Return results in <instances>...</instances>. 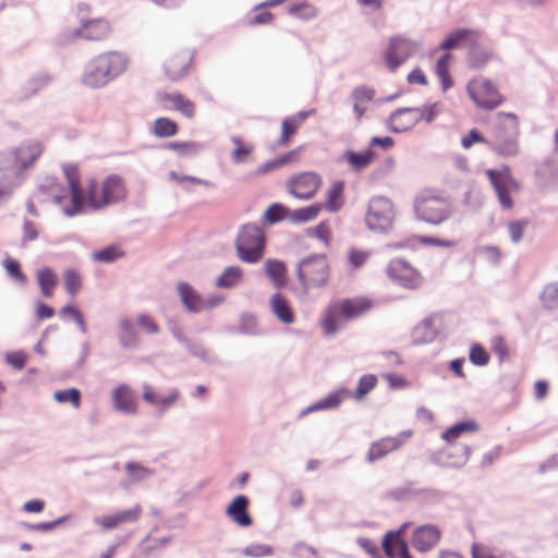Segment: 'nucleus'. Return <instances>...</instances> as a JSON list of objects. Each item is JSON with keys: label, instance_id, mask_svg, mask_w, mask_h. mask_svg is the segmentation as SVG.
<instances>
[{"label": "nucleus", "instance_id": "obj_1", "mask_svg": "<svg viewBox=\"0 0 558 558\" xmlns=\"http://www.w3.org/2000/svg\"><path fill=\"white\" fill-rule=\"evenodd\" d=\"M128 196L124 179L116 173L107 175L100 183L95 179L86 182L85 206L98 210L123 202Z\"/></svg>", "mask_w": 558, "mask_h": 558}, {"label": "nucleus", "instance_id": "obj_2", "mask_svg": "<svg viewBox=\"0 0 558 558\" xmlns=\"http://www.w3.org/2000/svg\"><path fill=\"white\" fill-rule=\"evenodd\" d=\"M494 150L505 157L519 154V119L512 112H497L493 119Z\"/></svg>", "mask_w": 558, "mask_h": 558}, {"label": "nucleus", "instance_id": "obj_3", "mask_svg": "<svg viewBox=\"0 0 558 558\" xmlns=\"http://www.w3.org/2000/svg\"><path fill=\"white\" fill-rule=\"evenodd\" d=\"M125 69L124 57L116 51L101 53L94 58L86 66L83 82L85 85L97 88L106 85Z\"/></svg>", "mask_w": 558, "mask_h": 558}, {"label": "nucleus", "instance_id": "obj_4", "mask_svg": "<svg viewBox=\"0 0 558 558\" xmlns=\"http://www.w3.org/2000/svg\"><path fill=\"white\" fill-rule=\"evenodd\" d=\"M331 275V266L325 254L303 258L298 266V278L304 289L325 287Z\"/></svg>", "mask_w": 558, "mask_h": 558}, {"label": "nucleus", "instance_id": "obj_5", "mask_svg": "<svg viewBox=\"0 0 558 558\" xmlns=\"http://www.w3.org/2000/svg\"><path fill=\"white\" fill-rule=\"evenodd\" d=\"M43 147L37 141L21 144L14 151L0 154V171H9L20 175L28 166L33 165L41 155Z\"/></svg>", "mask_w": 558, "mask_h": 558}, {"label": "nucleus", "instance_id": "obj_6", "mask_svg": "<svg viewBox=\"0 0 558 558\" xmlns=\"http://www.w3.org/2000/svg\"><path fill=\"white\" fill-rule=\"evenodd\" d=\"M265 235L260 227L245 225L241 228L235 240L239 258L245 263H256L264 254Z\"/></svg>", "mask_w": 558, "mask_h": 558}, {"label": "nucleus", "instance_id": "obj_7", "mask_svg": "<svg viewBox=\"0 0 558 558\" xmlns=\"http://www.w3.org/2000/svg\"><path fill=\"white\" fill-rule=\"evenodd\" d=\"M395 218L396 208L391 199L385 196H375L369 201L365 222L371 230L388 231L392 228Z\"/></svg>", "mask_w": 558, "mask_h": 558}, {"label": "nucleus", "instance_id": "obj_8", "mask_svg": "<svg viewBox=\"0 0 558 558\" xmlns=\"http://www.w3.org/2000/svg\"><path fill=\"white\" fill-rule=\"evenodd\" d=\"M414 207L420 219L433 225L442 222L449 215L448 202L429 191H424L416 197Z\"/></svg>", "mask_w": 558, "mask_h": 558}, {"label": "nucleus", "instance_id": "obj_9", "mask_svg": "<svg viewBox=\"0 0 558 558\" xmlns=\"http://www.w3.org/2000/svg\"><path fill=\"white\" fill-rule=\"evenodd\" d=\"M386 275L395 283L410 290L418 289L423 284V276L415 267L402 258L389 262Z\"/></svg>", "mask_w": 558, "mask_h": 558}, {"label": "nucleus", "instance_id": "obj_10", "mask_svg": "<svg viewBox=\"0 0 558 558\" xmlns=\"http://www.w3.org/2000/svg\"><path fill=\"white\" fill-rule=\"evenodd\" d=\"M322 177L313 171L300 172L290 177L286 182L287 191L299 199H311L320 190Z\"/></svg>", "mask_w": 558, "mask_h": 558}, {"label": "nucleus", "instance_id": "obj_11", "mask_svg": "<svg viewBox=\"0 0 558 558\" xmlns=\"http://www.w3.org/2000/svg\"><path fill=\"white\" fill-rule=\"evenodd\" d=\"M156 102L162 110H174L184 118L193 120L196 116V105L180 92H158Z\"/></svg>", "mask_w": 558, "mask_h": 558}, {"label": "nucleus", "instance_id": "obj_12", "mask_svg": "<svg viewBox=\"0 0 558 558\" xmlns=\"http://www.w3.org/2000/svg\"><path fill=\"white\" fill-rule=\"evenodd\" d=\"M63 171L71 192L70 205L64 206L63 211L68 216H74L82 213L85 207L86 189H81L77 167L64 166Z\"/></svg>", "mask_w": 558, "mask_h": 558}, {"label": "nucleus", "instance_id": "obj_13", "mask_svg": "<svg viewBox=\"0 0 558 558\" xmlns=\"http://www.w3.org/2000/svg\"><path fill=\"white\" fill-rule=\"evenodd\" d=\"M490 185L495 189L501 207L510 209L513 205L510 192L518 187V183L511 177L510 168L505 166L500 171L490 169Z\"/></svg>", "mask_w": 558, "mask_h": 558}, {"label": "nucleus", "instance_id": "obj_14", "mask_svg": "<svg viewBox=\"0 0 558 558\" xmlns=\"http://www.w3.org/2000/svg\"><path fill=\"white\" fill-rule=\"evenodd\" d=\"M193 52L187 48L170 52L163 61V70L171 81L181 80L191 69Z\"/></svg>", "mask_w": 558, "mask_h": 558}, {"label": "nucleus", "instance_id": "obj_15", "mask_svg": "<svg viewBox=\"0 0 558 558\" xmlns=\"http://www.w3.org/2000/svg\"><path fill=\"white\" fill-rule=\"evenodd\" d=\"M111 33L110 23L105 19L81 20V26L75 28L71 34V38H83L86 40H104Z\"/></svg>", "mask_w": 558, "mask_h": 558}, {"label": "nucleus", "instance_id": "obj_16", "mask_svg": "<svg viewBox=\"0 0 558 558\" xmlns=\"http://www.w3.org/2000/svg\"><path fill=\"white\" fill-rule=\"evenodd\" d=\"M413 53V44L401 37L390 39L389 46L385 51L384 58L390 69L396 71Z\"/></svg>", "mask_w": 558, "mask_h": 558}, {"label": "nucleus", "instance_id": "obj_17", "mask_svg": "<svg viewBox=\"0 0 558 558\" xmlns=\"http://www.w3.org/2000/svg\"><path fill=\"white\" fill-rule=\"evenodd\" d=\"M411 437V433H402L398 436L384 437L373 442L367 451L366 459L369 462L385 458L392 451L398 450L404 441Z\"/></svg>", "mask_w": 558, "mask_h": 558}, {"label": "nucleus", "instance_id": "obj_18", "mask_svg": "<svg viewBox=\"0 0 558 558\" xmlns=\"http://www.w3.org/2000/svg\"><path fill=\"white\" fill-rule=\"evenodd\" d=\"M142 513V506L135 505L130 509L122 510L113 514L99 517L96 519V523L104 530H112L122 524L135 523L136 521H138Z\"/></svg>", "mask_w": 558, "mask_h": 558}, {"label": "nucleus", "instance_id": "obj_19", "mask_svg": "<svg viewBox=\"0 0 558 558\" xmlns=\"http://www.w3.org/2000/svg\"><path fill=\"white\" fill-rule=\"evenodd\" d=\"M339 302L341 304L344 320L356 319L368 313L374 306V301L366 295L344 298L340 299Z\"/></svg>", "mask_w": 558, "mask_h": 558}, {"label": "nucleus", "instance_id": "obj_20", "mask_svg": "<svg viewBox=\"0 0 558 558\" xmlns=\"http://www.w3.org/2000/svg\"><path fill=\"white\" fill-rule=\"evenodd\" d=\"M343 322L345 320L343 319L341 304L337 300L326 306L319 324L325 335L332 336L341 329Z\"/></svg>", "mask_w": 558, "mask_h": 558}, {"label": "nucleus", "instance_id": "obj_21", "mask_svg": "<svg viewBox=\"0 0 558 558\" xmlns=\"http://www.w3.org/2000/svg\"><path fill=\"white\" fill-rule=\"evenodd\" d=\"M422 120L418 108H403L391 113L389 126L393 132H405Z\"/></svg>", "mask_w": 558, "mask_h": 558}, {"label": "nucleus", "instance_id": "obj_22", "mask_svg": "<svg viewBox=\"0 0 558 558\" xmlns=\"http://www.w3.org/2000/svg\"><path fill=\"white\" fill-rule=\"evenodd\" d=\"M441 532L434 524H426L417 527L413 533L412 543L418 551H427L440 539Z\"/></svg>", "mask_w": 558, "mask_h": 558}, {"label": "nucleus", "instance_id": "obj_23", "mask_svg": "<svg viewBox=\"0 0 558 558\" xmlns=\"http://www.w3.org/2000/svg\"><path fill=\"white\" fill-rule=\"evenodd\" d=\"M250 500L244 495H239L230 502L226 509V514L241 527L251 526L253 520L247 511Z\"/></svg>", "mask_w": 558, "mask_h": 558}, {"label": "nucleus", "instance_id": "obj_24", "mask_svg": "<svg viewBox=\"0 0 558 558\" xmlns=\"http://www.w3.org/2000/svg\"><path fill=\"white\" fill-rule=\"evenodd\" d=\"M112 401L118 411L125 413H135L137 410V400L135 392L130 386L121 384L112 390Z\"/></svg>", "mask_w": 558, "mask_h": 558}, {"label": "nucleus", "instance_id": "obj_25", "mask_svg": "<svg viewBox=\"0 0 558 558\" xmlns=\"http://www.w3.org/2000/svg\"><path fill=\"white\" fill-rule=\"evenodd\" d=\"M178 291L182 303L190 312L193 313H197L207 307H213L218 303L214 301L209 303L203 301L198 293L186 282L179 283Z\"/></svg>", "mask_w": 558, "mask_h": 558}, {"label": "nucleus", "instance_id": "obj_26", "mask_svg": "<svg viewBox=\"0 0 558 558\" xmlns=\"http://www.w3.org/2000/svg\"><path fill=\"white\" fill-rule=\"evenodd\" d=\"M351 391L348 388H340L331 391L325 398L310 405L304 410L303 414H307L315 411L332 410L340 407V404L348 398H350Z\"/></svg>", "mask_w": 558, "mask_h": 558}, {"label": "nucleus", "instance_id": "obj_27", "mask_svg": "<svg viewBox=\"0 0 558 558\" xmlns=\"http://www.w3.org/2000/svg\"><path fill=\"white\" fill-rule=\"evenodd\" d=\"M272 314L283 324H292L295 320L293 308L282 293H275L269 300Z\"/></svg>", "mask_w": 558, "mask_h": 558}, {"label": "nucleus", "instance_id": "obj_28", "mask_svg": "<svg viewBox=\"0 0 558 558\" xmlns=\"http://www.w3.org/2000/svg\"><path fill=\"white\" fill-rule=\"evenodd\" d=\"M375 97V89L369 86H357L351 93V100L353 102V111L357 120H360L365 111L366 105L369 104Z\"/></svg>", "mask_w": 558, "mask_h": 558}, {"label": "nucleus", "instance_id": "obj_29", "mask_svg": "<svg viewBox=\"0 0 558 558\" xmlns=\"http://www.w3.org/2000/svg\"><path fill=\"white\" fill-rule=\"evenodd\" d=\"M453 61V56L450 52L441 53L435 64V74L440 81L441 88L447 92L453 86V80L450 76V65Z\"/></svg>", "mask_w": 558, "mask_h": 558}, {"label": "nucleus", "instance_id": "obj_30", "mask_svg": "<svg viewBox=\"0 0 558 558\" xmlns=\"http://www.w3.org/2000/svg\"><path fill=\"white\" fill-rule=\"evenodd\" d=\"M344 204V183L336 181L331 184L326 193V201L323 208L330 213H337Z\"/></svg>", "mask_w": 558, "mask_h": 558}, {"label": "nucleus", "instance_id": "obj_31", "mask_svg": "<svg viewBox=\"0 0 558 558\" xmlns=\"http://www.w3.org/2000/svg\"><path fill=\"white\" fill-rule=\"evenodd\" d=\"M468 93L477 107H488V80L473 78L468 85Z\"/></svg>", "mask_w": 558, "mask_h": 558}, {"label": "nucleus", "instance_id": "obj_32", "mask_svg": "<svg viewBox=\"0 0 558 558\" xmlns=\"http://www.w3.org/2000/svg\"><path fill=\"white\" fill-rule=\"evenodd\" d=\"M179 398L180 392L178 389H173L167 397L159 398L151 386L147 384L143 386V399L149 404L160 407L161 411L174 404Z\"/></svg>", "mask_w": 558, "mask_h": 558}, {"label": "nucleus", "instance_id": "obj_33", "mask_svg": "<svg viewBox=\"0 0 558 558\" xmlns=\"http://www.w3.org/2000/svg\"><path fill=\"white\" fill-rule=\"evenodd\" d=\"M267 277L272 281L277 289H281L287 283V267L283 262L277 259H267L264 263Z\"/></svg>", "mask_w": 558, "mask_h": 558}, {"label": "nucleus", "instance_id": "obj_34", "mask_svg": "<svg viewBox=\"0 0 558 558\" xmlns=\"http://www.w3.org/2000/svg\"><path fill=\"white\" fill-rule=\"evenodd\" d=\"M383 548L385 554L390 558H412L405 539L385 534Z\"/></svg>", "mask_w": 558, "mask_h": 558}, {"label": "nucleus", "instance_id": "obj_35", "mask_svg": "<svg viewBox=\"0 0 558 558\" xmlns=\"http://www.w3.org/2000/svg\"><path fill=\"white\" fill-rule=\"evenodd\" d=\"M473 36V33L468 29H458L450 35L440 44L438 49H435L433 53H436L438 50H444L445 52H449L451 49H457L463 46V44L470 40Z\"/></svg>", "mask_w": 558, "mask_h": 558}, {"label": "nucleus", "instance_id": "obj_36", "mask_svg": "<svg viewBox=\"0 0 558 558\" xmlns=\"http://www.w3.org/2000/svg\"><path fill=\"white\" fill-rule=\"evenodd\" d=\"M37 281L41 291V294L45 298H51L53 295V290L58 283V278L56 272L50 268H40L37 271Z\"/></svg>", "mask_w": 558, "mask_h": 558}, {"label": "nucleus", "instance_id": "obj_37", "mask_svg": "<svg viewBox=\"0 0 558 558\" xmlns=\"http://www.w3.org/2000/svg\"><path fill=\"white\" fill-rule=\"evenodd\" d=\"M323 209L320 203H315L306 207L290 210L289 219L295 223L308 222L315 220Z\"/></svg>", "mask_w": 558, "mask_h": 558}, {"label": "nucleus", "instance_id": "obj_38", "mask_svg": "<svg viewBox=\"0 0 558 558\" xmlns=\"http://www.w3.org/2000/svg\"><path fill=\"white\" fill-rule=\"evenodd\" d=\"M343 158L354 170L360 171L374 161L375 154L371 149L362 153L347 151Z\"/></svg>", "mask_w": 558, "mask_h": 558}, {"label": "nucleus", "instance_id": "obj_39", "mask_svg": "<svg viewBox=\"0 0 558 558\" xmlns=\"http://www.w3.org/2000/svg\"><path fill=\"white\" fill-rule=\"evenodd\" d=\"M124 256V251L120 245L112 244L92 253V259L98 263H112Z\"/></svg>", "mask_w": 558, "mask_h": 558}, {"label": "nucleus", "instance_id": "obj_40", "mask_svg": "<svg viewBox=\"0 0 558 558\" xmlns=\"http://www.w3.org/2000/svg\"><path fill=\"white\" fill-rule=\"evenodd\" d=\"M179 131V126L175 121L169 118H157L154 121L151 132L157 137H170L174 136Z\"/></svg>", "mask_w": 558, "mask_h": 558}, {"label": "nucleus", "instance_id": "obj_41", "mask_svg": "<svg viewBox=\"0 0 558 558\" xmlns=\"http://www.w3.org/2000/svg\"><path fill=\"white\" fill-rule=\"evenodd\" d=\"M377 377L373 374H365L360 377L355 391L351 392L350 398L362 401L377 386Z\"/></svg>", "mask_w": 558, "mask_h": 558}, {"label": "nucleus", "instance_id": "obj_42", "mask_svg": "<svg viewBox=\"0 0 558 558\" xmlns=\"http://www.w3.org/2000/svg\"><path fill=\"white\" fill-rule=\"evenodd\" d=\"M441 456L446 457H441V460L446 465L456 468L465 462L468 450L449 445L441 451Z\"/></svg>", "mask_w": 558, "mask_h": 558}, {"label": "nucleus", "instance_id": "obj_43", "mask_svg": "<svg viewBox=\"0 0 558 558\" xmlns=\"http://www.w3.org/2000/svg\"><path fill=\"white\" fill-rule=\"evenodd\" d=\"M476 429L477 424L474 421L462 422L446 429L441 437L450 444L458 439L463 433L475 432Z\"/></svg>", "mask_w": 558, "mask_h": 558}, {"label": "nucleus", "instance_id": "obj_44", "mask_svg": "<svg viewBox=\"0 0 558 558\" xmlns=\"http://www.w3.org/2000/svg\"><path fill=\"white\" fill-rule=\"evenodd\" d=\"M288 13L298 19L308 21L317 16L318 9L312 3L301 2L290 5Z\"/></svg>", "mask_w": 558, "mask_h": 558}, {"label": "nucleus", "instance_id": "obj_45", "mask_svg": "<svg viewBox=\"0 0 558 558\" xmlns=\"http://www.w3.org/2000/svg\"><path fill=\"white\" fill-rule=\"evenodd\" d=\"M169 149L175 151L180 157H194L202 149V145L197 142H171L167 146Z\"/></svg>", "mask_w": 558, "mask_h": 558}, {"label": "nucleus", "instance_id": "obj_46", "mask_svg": "<svg viewBox=\"0 0 558 558\" xmlns=\"http://www.w3.org/2000/svg\"><path fill=\"white\" fill-rule=\"evenodd\" d=\"M64 288L72 299H74L82 289V277L74 269H66L63 272Z\"/></svg>", "mask_w": 558, "mask_h": 558}, {"label": "nucleus", "instance_id": "obj_47", "mask_svg": "<svg viewBox=\"0 0 558 558\" xmlns=\"http://www.w3.org/2000/svg\"><path fill=\"white\" fill-rule=\"evenodd\" d=\"M308 235L320 241L325 247H330L332 242V229L327 221H322L308 230Z\"/></svg>", "mask_w": 558, "mask_h": 558}, {"label": "nucleus", "instance_id": "obj_48", "mask_svg": "<svg viewBox=\"0 0 558 558\" xmlns=\"http://www.w3.org/2000/svg\"><path fill=\"white\" fill-rule=\"evenodd\" d=\"M243 271L238 266L228 267L217 279V286L220 288H231L242 278Z\"/></svg>", "mask_w": 558, "mask_h": 558}, {"label": "nucleus", "instance_id": "obj_49", "mask_svg": "<svg viewBox=\"0 0 558 558\" xmlns=\"http://www.w3.org/2000/svg\"><path fill=\"white\" fill-rule=\"evenodd\" d=\"M119 328H120V340L123 347H131L136 344L137 342V335L134 329L133 323L128 318H122L119 322Z\"/></svg>", "mask_w": 558, "mask_h": 558}, {"label": "nucleus", "instance_id": "obj_50", "mask_svg": "<svg viewBox=\"0 0 558 558\" xmlns=\"http://www.w3.org/2000/svg\"><path fill=\"white\" fill-rule=\"evenodd\" d=\"M300 128V121L295 118H287L281 123V135L278 140L280 146H288L291 137L298 132Z\"/></svg>", "mask_w": 558, "mask_h": 558}, {"label": "nucleus", "instance_id": "obj_51", "mask_svg": "<svg viewBox=\"0 0 558 558\" xmlns=\"http://www.w3.org/2000/svg\"><path fill=\"white\" fill-rule=\"evenodd\" d=\"M541 301L545 308H558V282L548 283L543 289Z\"/></svg>", "mask_w": 558, "mask_h": 558}, {"label": "nucleus", "instance_id": "obj_52", "mask_svg": "<svg viewBox=\"0 0 558 558\" xmlns=\"http://www.w3.org/2000/svg\"><path fill=\"white\" fill-rule=\"evenodd\" d=\"M437 335V328L435 326L434 319L428 317L424 319L416 328L415 336L418 340L429 342Z\"/></svg>", "mask_w": 558, "mask_h": 558}, {"label": "nucleus", "instance_id": "obj_53", "mask_svg": "<svg viewBox=\"0 0 558 558\" xmlns=\"http://www.w3.org/2000/svg\"><path fill=\"white\" fill-rule=\"evenodd\" d=\"M490 351L498 356L500 364L510 361V347L502 336H496L492 339Z\"/></svg>", "mask_w": 558, "mask_h": 558}, {"label": "nucleus", "instance_id": "obj_54", "mask_svg": "<svg viewBox=\"0 0 558 558\" xmlns=\"http://www.w3.org/2000/svg\"><path fill=\"white\" fill-rule=\"evenodd\" d=\"M371 256L369 251L361 250L357 247H351L348 251V263L352 270H356L363 267Z\"/></svg>", "mask_w": 558, "mask_h": 558}, {"label": "nucleus", "instance_id": "obj_55", "mask_svg": "<svg viewBox=\"0 0 558 558\" xmlns=\"http://www.w3.org/2000/svg\"><path fill=\"white\" fill-rule=\"evenodd\" d=\"M53 398L60 403L70 402L75 409L81 407V392L76 388L58 390L54 392Z\"/></svg>", "mask_w": 558, "mask_h": 558}, {"label": "nucleus", "instance_id": "obj_56", "mask_svg": "<svg viewBox=\"0 0 558 558\" xmlns=\"http://www.w3.org/2000/svg\"><path fill=\"white\" fill-rule=\"evenodd\" d=\"M254 11V15L248 17L246 21L247 25L250 26L269 24L275 19V15L271 12L265 10L264 7H260V4L255 7Z\"/></svg>", "mask_w": 558, "mask_h": 558}, {"label": "nucleus", "instance_id": "obj_57", "mask_svg": "<svg viewBox=\"0 0 558 558\" xmlns=\"http://www.w3.org/2000/svg\"><path fill=\"white\" fill-rule=\"evenodd\" d=\"M290 209L282 204H272L265 211V218L270 222L275 223L284 218H289Z\"/></svg>", "mask_w": 558, "mask_h": 558}, {"label": "nucleus", "instance_id": "obj_58", "mask_svg": "<svg viewBox=\"0 0 558 558\" xmlns=\"http://www.w3.org/2000/svg\"><path fill=\"white\" fill-rule=\"evenodd\" d=\"M125 470L132 481H142L151 474L149 469L136 462H128Z\"/></svg>", "mask_w": 558, "mask_h": 558}, {"label": "nucleus", "instance_id": "obj_59", "mask_svg": "<svg viewBox=\"0 0 558 558\" xmlns=\"http://www.w3.org/2000/svg\"><path fill=\"white\" fill-rule=\"evenodd\" d=\"M61 316H70L76 323L80 330L85 333L87 331V326L84 320L82 313L73 305H65L60 310Z\"/></svg>", "mask_w": 558, "mask_h": 558}, {"label": "nucleus", "instance_id": "obj_60", "mask_svg": "<svg viewBox=\"0 0 558 558\" xmlns=\"http://www.w3.org/2000/svg\"><path fill=\"white\" fill-rule=\"evenodd\" d=\"M169 178L174 181L177 184L183 186V187H187L186 184L189 185H204V186H208L209 183L205 180H202L199 178H196V177H192V175H180L178 174L175 171H171L169 173Z\"/></svg>", "mask_w": 558, "mask_h": 558}, {"label": "nucleus", "instance_id": "obj_61", "mask_svg": "<svg viewBox=\"0 0 558 558\" xmlns=\"http://www.w3.org/2000/svg\"><path fill=\"white\" fill-rule=\"evenodd\" d=\"M233 144L235 145V148L232 151V160L236 163L245 161L251 155L253 147L244 145L240 138H233Z\"/></svg>", "mask_w": 558, "mask_h": 558}, {"label": "nucleus", "instance_id": "obj_62", "mask_svg": "<svg viewBox=\"0 0 558 558\" xmlns=\"http://www.w3.org/2000/svg\"><path fill=\"white\" fill-rule=\"evenodd\" d=\"M3 265H4V268H5L7 272L11 277L15 278L17 281H20L22 283L26 282V276L22 272L20 264H19L17 260L12 259V258H7L4 260Z\"/></svg>", "mask_w": 558, "mask_h": 558}, {"label": "nucleus", "instance_id": "obj_63", "mask_svg": "<svg viewBox=\"0 0 558 558\" xmlns=\"http://www.w3.org/2000/svg\"><path fill=\"white\" fill-rule=\"evenodd\" d=\"M138 326L146 332L155 335L159 332L157 323L147 314H141L137 317Z\"/></svg>", "mask_w": 558, "mask_h": 558}, {"label": "nucleus", "instance_id": "obj_64", "mask_svg": "<svg viewBox=\"0 0 558 558\" xmlns=\"http://www.w3.org/2000/svg\"><path fill=\"white\" fill-rule=\"evenodd\" d=\"M470 360L475 365H485L487 363L488 355L483 347L474 344L470 350Z\"/></svg>", "mask_w": 558, "mask_h": 558}]
</instances>
